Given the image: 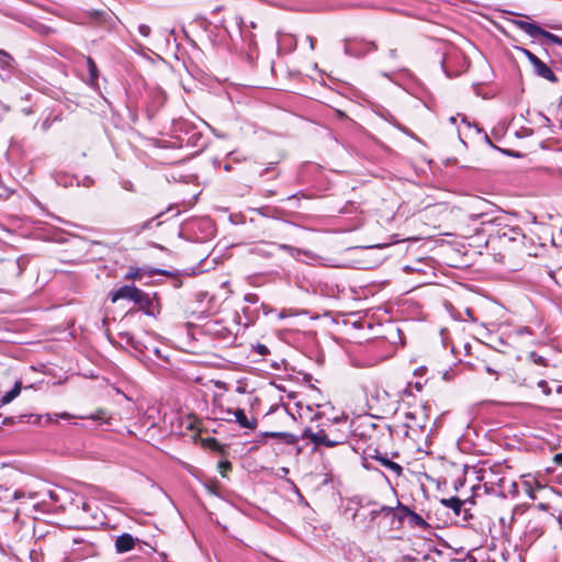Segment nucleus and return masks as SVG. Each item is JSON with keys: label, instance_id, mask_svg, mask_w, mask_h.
Masks as SVG:
<instances>
[{"label": "nucleus", "instance_id": "48", "mask_svg": "<svg viewBox=\"0 0 562 562\" xmlns=\"http://www.w3.org/2000/svg\"><path fill=\"white\" fill-rule=\"evenodd\" d=\"M456 121H457V120H456V117H454V116H451V117H450V122H451V123H453V124H454V123H456Z\"/></svg>", "mask_w": 562, "mask_h": 562}, {"label": "nucleus", "instance_id": "37", "mask_svg": "<svg viewBox=\"0 0 562 562\" xmlns=\"http://www.w3.org/2000/svg\"><path fill=\"white\" fill-rule=\"evenodd\" d=\"M307 41L310 42L311 48L314 49L316 40L312 36H307Z\"/></svg>", "mask_w": 562, "mask_h": 562}, {"label": "nucleus", "instance_id": "45", "mask_svg": "<svg viewBox=\"0 0 562 562\" xmlns=\"http://www.w3.org/2000/svg\"><path fill=\"white\" fill-rule=\"evenodd\" d=\"M369 506H370V503H367L366 506L361 507L362 510L360 513H364L366 508L369 507Z\"/></svg>", "mask_w": 562, "mask_h": 562}, {"label": "nucleus", "instance_id": "47", "mask_svg": "<svg viewBox=\"0 0 562 562\" xmlns=\"http://www.w3.org/2000/svg\"><path fill=\"white\" fill-rule=\"evenodd\" d=\"M124 189H126V190H131V183H128V184H124Z\"/></svg>", "mask_w": 562, "mask_h": 562}, {"label": "nucleus", "instance_id": "35", "mask_svg": "<svg viewBox=\"0 0 562 562\" xmlns=\"http://www.w3.org/2000/svg\"><path fill=\"white\" fill-rule=\"evenodd\" d=\"M525 484L527 485V493H528L529 497L535 499L536 495H535L533 491L531 490V487L529 486V484L527 482Z\"/></svg>", "mask_w": 562, "mask_h": 562}, {"label": "nucleus", "instance_id": "23", "mask_svg": "<svg viewBox=\"0 0 562 562\" xmlns=\"http://www.w3.org/2000/svg\"><path fill=\"white\" fill-rule=\"evenodd\" d=\"M529 358L532 360L533 363L547 366L546 359L542 356L538 355L537 352H530Z\"/></svg>", "mask_w": 562, "mask_h": 562}, {"label": "nucleus", "instance_id": "13", "mask_svg": "<svg viewBox=\"0 0 562 562\" xmlns=\"http://www.w3.org/2000/svg\"><path fill=\"white\" fill-rule=\"evenodd\" d=\"M135 285H123L117 290L111 292V301L115 303L119 300H128L132 301L133 293L135 292Z\"/></svg>", "mask_w": 562, "mask_h": 562}, {"label": "nucleus", "instance_id": "18", "mask_svg": "<svg viewBox=\"0 0 562 562\" xmlns=\"http://www.w3.org/2000/svg\"><path fill=\"white\" fill-rule=\"evenodd\" d=\"M21 389H22V382L21 381L15 382L13 389L10 390L9 392H7L2 396L1 404L5 405V404H9L10 402H12L15 397L19 396V394L21 393Z\"/></svg>", "mask_w": 562, "mask_h": 562}, {"label": "nucleus", "instance_id": "43", "mask_svg": "<svg viewBox=\"0 0 562 562\" xmlns=\"http://www.w3.org/2000/svg\"><path fill=\"white\" fill-rule=\"evenodd\" d=\"M104 13L103 12H94L93 15L95 19H99L100 16H102Z\"/></svg>", "mask_w": 562, "mask_h": 562}, {"label": "nucleus", "instance_id": "30", "mask_svg": "<svg viewBox=\"0 0 562 562\" xmlns=\"http://www.w3.org/2000/svg\"><path fill=\"white\" fill-rule=\"evenodd\" d=\"M484 371H485L486 373H488V374L494 375V376H495V380H497V379H498V371H497L496 369L492 368L491 366L485 364V366H484Z\"/></svg>", "mask_w": 562, "mask_h": 562}, {"label": "nucleus", "instance_id": "27", "mask_svg": "<svg viewBox=\"0 0 562 562\" xmlns=\"http://www.w3.org/2000/svg\"><path fill=\"white\" fill-rule=\"evenodd\" d=\"M538 117H539V123L541 126H550L551 125V121L548 116H546L544 114L542 113H538Z\"/></svg>", "mask_w": 562, "mask_h": 562}, {"label": "nucleus", "instance_id": "2", "mask_svg": "<svg viewBox=\"0 0 562 562\" xmlns=\"http://www.w3.org/2000/svg\"><path fill=\"white\" fill-rule=\"evenodd\" d=\"M383 516L385 518H390L392 525L396 522L397 527L403 522V516L396 510V507L382 505L379 508H372L367 514L366 513H356L353 519L359 517L369 518V524L367 527H372V524L378 519V517Z\"/></svg>", "mask_w": 562, "mask_h": 562}, {"label": "nucleus", "instance_id": "15", "mask_svg": "<svg viewBox=\"0 0 562 562\" xmlns=\"http://www.w3.org/2000/svg\"><path fill=\"white\" fill-rule=\"evenodd\" d=\"M87 68L89 72V78L87 79V83L90 86H95L99 78V70L91 57H86Z\"/></svg>", "mask_w": 562, "mask_h": 562}, {"label": "nucleus", "instance_id": "36", "mask_svg": "<svg viewBox=\"0 0 562 562\" xmlns=\"http://www.w3.org/2000/svg\"><path fill=\"white\" fill-rule=\"evenodd\" d=\"M14 423L13 417H5L2 422L3 425H12Z\"/></svg>", "mask_w": 562, "mask_h": 562}, {"label": "nucleus", "instance_id": "19", "mask_svg": "<svg viewBox=\"0 0 562 562\" xmlns=\"http://www.w3.org/2000/svg\"><path fill=\"white\" fill-rule=\"evenodd\" d=\"M15 64L14 58L5 50L0 49V67L3 69L11 70Z\"/></svg>", "mask_w": 562, "mask_h": 562}, {"label": "nucleus", "instance_id": "21", "mask_svg": "<svg viewBox=\"0 0 562 562\" xmlns=\"http://www.w3.org/2000/svg\"><path fill=\"white\" fill-rule=\"evenodd\" d=\"M140 278V269L138 268H131L127 273L125 274L126 280H136Z\"/></svg>", "mask_w": 562, "mask_h": 562}, {"label": "nucleus", "instance_id": "9", "mask_svg": "<svg viewBox=\"0 0 562 562\" xmlns=\"http://www.w3.org/2000/svg\"><path fill=\"white\" fill-rule=\"evenodd\" d=\"M135 538L131 533H122L115 540V550L117 553H125L134 549Z\"/></svg>", "mask_w": 562, "mask_h": 562}, {"label": "nucleus", "instance_id": "50", "mask_svg": "<svg viewBox=\"0 0 562 562\" xmlns=\"http://www.w3.org/2000/svg\"><path fill=\"white\" fill-rule=\"evenodd\" d=\"M474 127L476 128V131H477L479 133H481V132H482V130H481L476 124H474Z\"/></svg>", "mask_w": 562, "mask_h": 562}, {"label": "nucleus", "instance_id": "7", "mask_svg": "<svg viewBox=\"0 0 562 562\" xmlns=\"http://www.w3.org/2000/svg\"><path fill=\"white\" fill-rule=\"evenodd\" d=\"M226 414L232 415L234 417L233 422L237 423L241 428L252 430L257 427V419L255 417L248 418L241 408L236 411L228 409Z\"/></svg>", "mask_w": 562, "mask_h": 562}, {"label": "nucleus", "instance_id": "51", "mask_svg": "<svg viewBox=\"0 0 562 562\" xmlns=\"http://www.w3.org/2000/svg\"><path fill=\"white\" fill-rule=\"evenodd\" d=\"M29 497H30V498H34V497H35V494L30 493V494H29Z\"/></svg>", "mask_w": 562, "mask_h": 562}, {"label": "nucleus", "instance_id": "6", "mask_svg": "<svg viewBox=\"0 0 562 562\" xmlns=\"http://www.w3.org/2000/svg\"><path fill=\"white\" fill-rule=\"evenodd\" d=\"M396 510L403 516V519L408 517L411 526L419 527L424 530L429 527L428 522L420 515L411 510L409 507L403 505L401 502H397Z\"/></svg>", "mask_w": 562, "mask_h": 562}, {"label": "nucleus", "instance_id": "26", "mask_svg": "<svg viewBox=\"0 0 562 562\" xmlns=\"http://www.w3.org/2000/svg\"><path fill=\"white\" fill-rule=\"evenodd\" d=\"M520 50L528 58V60L531 63V65L538 60V57L530 50H528L526 48H521Z\"/></svg>", "mask_w": 562, "mask_h": 562}, {"label": "nucleus", "instance_id": "42", "mask_svg": "<svg viewBox=\"0 0 562 562\" xmlns=\"http://www.w3.org/2000/svg\"><path fill=\"white\" fill-rule=\"evenodd\" d=\"M220 467H221V468H228V469H231V462H228V461L221 462V463H220Z\"/></svg>", "mask_w": 562, "mask_h": 562}, {"label": "nucleus", "instance_id": "20", "mask_svg": "<svg viewBox=\"0 0 562 562\" xmlns=\"http://www.w3.org/2000/svg\"><path fill=\"white\" fill-rule=\"evenodd\" d=\"M278 247L282 250H285L293 258H296L302 252L301 249L285 244H279Z\"/></svg>", "mask_w": 562, "mask_h": 562}, {"label": "nucleus", "instance_id": "40", "mask_svg": "<svg viewBox=\"0 0 562 562\" xmlns=\"http://www.w3.org/2000/svg\"><path fill=\"white\" fill-rule=\"evenodd\" d=\"M538 386L541 387V389H546L548 386L547 382L544 380H540L538 382Z\"/></svg>", "mask_w": 562, "mask_h": 562}, {"label": "nucleus", "instance_id": "31", "mask_svg": "<svg viewBox=\"0 0 562 562\" xmlns=\"http://www.w3.org/2000/svg\"><path fill=\"white\" fill-rule=\"evenodd\" d=\"M26 496V493L22 490H16L14 493H13V499L14 501H19V499H22Z\"/></svg>", "mask_w": 562, "mask_h": 562}, {"label": "nucleus", "instance_id": "49", "mask_svg": "<svg viewBox=\"0 0 562 562\" xmlns=\"http://www.w3.org/2000/svg\"><path fill=\"white\" fill-rule=\"evenodd\" d=\"M49 496H50L52 499H56V497H55L53 492H49Z\"/></svg>", "mask_w": 562, "mask_h": 562}, {"label": "nucleus", "instance_id": "5", "mask_svg": "<svg viewBox=\"0 0 562 562\" xmlns=\"http://www.w3.org/2000/svg\"><path fill=\"white\" fill-rule=\"evenodd\" d=\"M375 430L376 426L369 417H358L349 424V434L362 440L370 439Z\"/></svg>", "mask_w": 562, "mask_h": 562}, {"label": "nucleus", "instance_id": "17", "mask_svg": "<svg viewBox=\"0 0 562 562\" xmlns=\"http://www.w3.org/2000/svg\"><path fill=\"white\" fill-rule=\"evenodd\" d=\"M441 503L446 507L451 508L456 515L461 514L462 507L464 505V502L458 497L443 498V499H441Z\"/></svg>", "mask_w": 562, "mask_h": 562}, {"label": "nucleus", "instance_id": "8", "mask_svg": "<svg viewBox=\"0 0 562 562\" xmlns=\"http://www.w3.org/2000/svg\"><path fill=\"white\" fill-rule=\"evenodd\" d=\"M265 438L276 439L279 443L292 446L297 443L299 437L283 431H266L262 434Z\"/></svg>", "mask_w": 562, "mask_h": 562}, {"label": "nucleus", "instance_id": "29", "mask_svg": "<svg viewBox=\"0 0 562 562\" xmlns=\"http://www.w3.org/2000/svg\"><path fill=\"white\" fill-rule=\"evenodd\" d=\"M245 301L250 304H256L259 301V297L257 294L248 293L245 295Z\"/></svg>", "mask_w": 562, "mask_h": 562}, {"label": "nucleus", "instance_id": "10", "mask_svg": "<svg viewBox=\"0 0 562 562\" xmlns=\"http://www.w3.org/2000/svg\"><path fill=\"white\" fill-rule=\"evenodd\" d=\"M533 71L541 78H544L551 82H555L558 80L557 76L552 71V69L544 64L540 58L532 64Z\"/></svg>", "mask_w": 562, "mask_h": 562}, {"label": "nucleus", "instance_id": "41", "mask_svg": "<svg viewBox=\"0 0 562 562\" xmlns=\"http://www.w3.org/2000/svg\"><path fill=\"white\" fill-rule=\"evenodd\" d=\"M237 25H238V29L241 31L243 25H244V20L241 18H237Z\"/></svg>", "mask_w": 562, "mask_h": 562}, {"label": "nucleus", "instance_id": "46", "mask_svg": "<svg viewBox=\"0 0 562 562\" xmlns=\"http://www.w3.org/2000/svg\"><path fill=\"white\" fill-rule=\"evenodd\" d=\"M270 169H271V167L266 168V169L260 173V176H263V175H265L267 171H269Z\"/></svg>", "mask_w": 562, "mask_h": 562}, {"label": "nucleus", "instance_id": "1", "mask_svg": "<svg viewBox=\"0 0 562 562\" xmlns=\"http://www.w3.org/2000/svg\"><path fill=\"white\" fill-rule=\"evenodd\" d=\"M303 439H310L312 442H314L316 446H325V447H336L339 445L345 443L348 440V432L347 431H340L338 436H335V438H330L327 431L324 429H321L317 432L312 431L311 429H305L302 434Z\"/></svg>", "mask_w": 562, "mask_h": 562}, {"label": "nucleus", "instance_id": "28", "mask_svg": "<svg viewBox=\"0 0 562 562\" xmlns=\"http://www.w3.org/2000/svg\"><path fill=\"white\" fill-rule=\"evenodd\" d=\"M138 32L142 36L147 37L150 34V27L146 24H140L138 26Z\"/></svg>", "mask_w": 562, "mask_h": 562}, {"label": "nucleus", "instance_id": "14", "mask_svg": "<svg viewBox=\"0 0 562 562\" xmlns=\"http://www.w3.org/2000/svg\"><path fill=\"white\" fill-rule=\"evenodd\" d=\"M132 302H134L139 310H148L151 305L149 294L145 293L138 288H136L135 292L133 293Z\"/></svg>", "mask_w": 562, "mask_h": 562}, {"label": "nucleus", "instance_id": "38", "mask_svg": "<svg viewBox=\"0 0 562 562\" xmlns=\"http://www.w3.org/2000/svg\"><path fill=\"white\" fill-rule=\"evenodd\" d=\"M233 418L234 417L232 415H228V414L226 416L220 417V419H223V420L228 422V423L233 422Z\"/></svg>", "mask_w": 562, "mask_h": 562}, {"label": "nucleus", "instance_id": "4", "mask_svg": "<svg viewBox=\"0 0 562 562\" xmlns=\"http://www.w3.org/2000/svg\"><path fill=\"white\" fill-rule=\"evenodd\" d=\"M378 45L372 41L364 40H346L344 52L347 56L360 58L367 53L375 52Z\"/></svg>", "mask_w": 562, "mask_h": 562}, {"label": "nucleus", "instance_id": "3", "mask_svg": "<svg viewBox=\"0 0 562 562\" xmlns=\"http://www.w3.org/2000/svg\"><path fill=\"white\" fill-rule=\"evenodd\" d=\"M513 23L521 31H524L526 34H528L530 37H538L542 36L547 38L550 43L557 44L559 46H562V37L550 33L536 23H530L524 20H514Z\"/></svg>", "mask_w": 562, "mask_h": 562}, {"label": "nucleus", "instance_id": "11", "mask_svg": "<svg viewBox=\"0 0 562 562\" xmlns=\"http://www.w3.org/2000/svg\"><path fill=\"white\" fill-rule=\"evenodd\" d=\"M340 431H347L349 432V423L347 416H340L336 417L334 419V425H331L328 429V435L330 438H335V436H338ZM350 434H348L349 436Z\"/></svg>", "mask_w": 562, "mask_h": 562}, {"label": "nucleus", "instance_id": "44", "mask_svg": "<svg viewBox=\"0 0 562 562\" xmlns=\"http://www.w3.org/2000/svg\"><path fill=\"white\" fill-rule=\"evenodd\" d=\"M369 506H370V503H367L366 506L361 507L362 510L360 513H364L366 508L369 507Z\"/></svg>", "mask_w": 562, "mask_h": 562}, {"label": "nucleus", "instance_id": "16", "mask_svg": "<svg viewBox=\"0 0 562 562\" xmlns=\"http://www.w3.org/2000/svg\"><path fill=\"white\" fill-rule=\"evenodd\" d=\"M501 237L507 238L508 240H512V241H516L518 239L525 238V235L520 227L515 226V227H509V228L505 229L501 234Z\"/></svg>", "mask_w": 562, "mask_h": 562}, {"label": "nucleus", "instance_id": "39", "mask_svg": "<svg viewBox=\"0 0 562 562\" xmlns=\"http://www.w3.org/2000/svg\"><path fill=\"white\" fill-rule=\"evenodd\" d=\"M58 417L63 419H70L72 416L68 413H61L60 415H58Z\"/></svg>", "mask_w": 562, "mask_h": 562}, {"label": "nucleus", "instance_id": "12", "mask_svg": "<svg viewBox=\"0 0 562 562\" xmlns=\"http://www.w3.org/2000/svg\"><path fill=\"white\" fill-rule=\"evenodd\" d=\"M371 458L379 461L381 465L391 470L396 475L402 474V471H403L402 467L398 463L390 460L386 456L380 453L378 450L374 451V454Z\"/></svg>", "mask_w": 562, "mask_h": 562}, {"label": "nucleus", "instance_id": "34", "mask_svg": "<svg viewBox=\"0 0 562 562\" xmlns=\"http://www.w3.org/2000/svg\"><path fill=\"white\" fill-rule=\"evenodd\" d=\"M90 510H91V506H90V504H89V503H87V502H83V503H82V512H83V513H86V514H88V513H90Z\"/></svg>", "mask_w": 562, "mask_h": 562}, {"label": "nucleus", "instance_id": "52", "mask_svg": "<svg viewBox=\"0 0 562 562\" xmlns=\"http://www.w3.org/2000/svg\"><path fill=\"white\" fill-rule=\"evenodd\" d=\"M250 26H251L252 29H255V27H256V24H255L254 22H251V23H250Z\"/></svg>", "mask_w": 562, "mask_h": 562}, {"label": "nucleus", "instance_id": "25", "mask_svg": "<svg viewBox=\"0 0 562 562\" xmlns=\"http://www.w3.org/2000/svg\"><path fill=\"white\" fill-rule=\"evenodd\" d=\"M89 418L97 422H104L106 418V414L103 409H99L97 413L92 414Z\"/></svg>", "mask_w": 562, "mask_h": 562}, {"label": "nucleus", "instance_id": "22", "mask_svg": "<svg viewBox=\"0 0 562 562\" xmlns=\"http://www.w3.org/2000/svg\"><path fill=\"white\" fill-rule=\"evenodd\" d=\"M254 350L256 351V353L262 357L270 353L269 348L263 344H257L256 346H254Z\"/></svg>", "mask_w": 562, "mask_h": 562}, {"label": "nucleus", "instance_id": "32", "mask_svg": "<svg viewBox=\"0 0 562 562\" xmlns=\"http://www.w3.org/2000/svg\"><path fill=\"white\" fill-rule=\"evenodd\" d=\"M389 57L392 59V60H397L398 59V54H397V50L395 48H391L387 53Z\"/></svg>", "mask_w": 562, "mask_h": 562}, {"label": "nucleus", "instance_id": "33", "mask_svg": "<svg viewBox=\"0 0 562 562\" xmlns=\"http://www.w3.org/2000/svg\"><path fill=\"white\" fill-rule=\"evenodd\" d=\"M553 461H554L557 464L562 465V453H557V454L553 457Z\"/></svg>", "mask_w": 562, "mask_h": 562}, {"label": "nucleus", "instance_id": "53", "mask_svg": "<svg viewBox=\"0 0 562 562\" xmlns=\"http://www.w3.org/2000/svg\"><path fill=\"white\" fill-rule=\"evenodd\" d=\"M485 138L488 143H491L490 138H488V135L485 134Z\"/></svg>", "mask_w": 562, "mask_h": 562}, {"label": "nucleus", "instance_id": "24", "mask_svg": "<svg viewBox=\"0 0 562 562\" xmlns=\"http://www.w3.org/2000/svg\"><path fill=\"white\" fill-rule=\"evenodd\" d=\"M123 339L127 344H130L133 348L138 349L137 342L134 340V337L130 333H122L120 334Z\"/></svg>", "mask_w": 562, "mask_h": 562}]
</instances>
